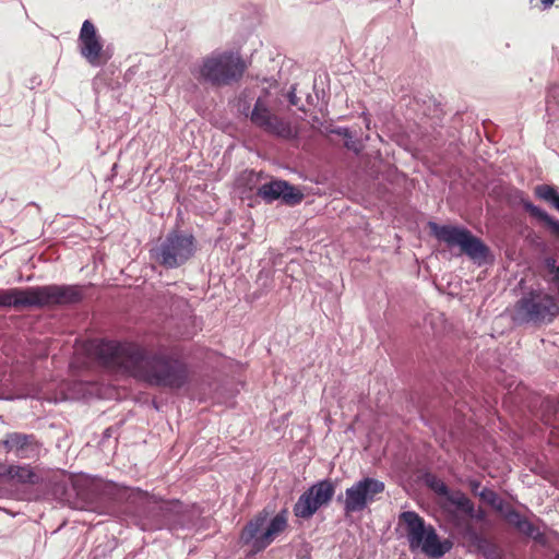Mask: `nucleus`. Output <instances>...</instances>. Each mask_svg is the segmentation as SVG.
I'll return each instance as SVG.
<instances>
[{
    "mask_svg": "<svg viewBox=\"0 0 559 559\" xmlns=\"http://www.w3.org/2000/svg\"><path fill=\"white\" fill-rule=\"evenodd\" d=\"M7 480L15 481L21 485H34L38 481V476L29 465L8 464Z\"/></svg>",
    "mask_w": 559,
    "mask_h": 559,
    "instance_id": "18",
    "label": "nucleus"
},
{
    "mask_svg": "<svg viewBox=\"0 0 559 559\" xmlns=\"http://www.w3.org/2000/svg\"><path fill=\"white\" fill-rule=\"evenodd\" d=\"M298 559H311L309 555L298 556Z\"/></svg>",
    "mask_w": 559,
    "mask_h": 559,
    "instance_id": "34",
    "label": "nucleus"
},
{
    "mask_svg": "<svg viewBox=\"0 0 559 559\" xmlns=\"http://www.w3.org/2000/svg\"><path fill=\"white\" fill-rule=\"evenodd\" d=\"M78 41L81 56L92 67H102L109 60L110 56L105 52L96 27L90 20L83 22Z\"/></svg>",
    "mask_w": 559,
    "mask_h": 559,
    "instance_id": "14",
    "label": "nucleus"
},
{
    "mask_svg": "<svg viewBox=\"0 0 559 559\" xmlns=\"http://www.w3.org/2000/svg\"><path fill=\"white\" fill-rule=\"evenodd\" d=\"M188 522V507L177 499L163 500L152 496L143 514L140 526L143 531L167 530L171 533L182 530Z\"/></svg>",
    "mask_w": 559,
    "mask_h": 559,
    "instance_id": "4",
    "label": "nucleus"
},
{
    "mask_svg": "<svg viewBox=\"0 0 559 559\" xmlns=\"http://www.w3.org/2000/svg\"><path fill=\"white\" fill-rule=\"evenodd\" d=\"M286 527V510L278 512L270 521L269 513L263 510L243 526L239 544L248 547L249 554L257 555L265 550Z\"/></svg>",
    "mask_w": 559,
    "mask_h": 559,
    "instance_id": "5",
    "label": "nucleus"
},
{
    "mask_svg": "<svg viewBox=\"0 0 559 559\" xmlns=\"http://www.w3.org/2000/svg\"><path fill=\"white\" fill-rule=\"evenodd\" d=\"M557 211L559 212V206H558V210H557Z\"/></svg>",
    "mask_w": 559,
    "mask_h": 559,
    "instance_id": "37",
    "label": "nucleus"
},
{
    "mask_svg": "<svg viewBox=\"0 0 559 559\" xmlns=\"http://www.w3.org/2000/svg\"><path fill=\"white\" fill-rule=\"evenodd\" d=\"M287 98L292 106H296V107H298L299 110L305 111L304 106L299 105V98L296 95V87L294 85L290 87L289 92L287 93Z\"/></svg>",
    "mask_w": 559,
    "mask_h": 559,
    "instance_id": "26",
    "label": "nucleus"
},
{
    "mask_svg": "<svg viewBox=\"0 0 559 559\" xmlns=\"http://www.w3.org/2000/svg\"><path fill=\"white\" fill-rule=\"evenodd\" d=\"M246 63L241 56L233 50L213 51L191 69L194 79L202 85L213 87L229 86L238 82Z\"/></svg>",
    "mask_w": 559,
    "mask_h": 559,
    "instance_id": "2",
    "label": "nucleus"
},
{
    "mask_svg": "<svg viewBox=\"0 0 559 559\" xmlns=\"http://www.w3.org/2000/svg\"><path fill=\"white\" fill-rule=\"evenodd\" d=\"M258 195L266 203L282 200L285 204L295 205L302 201L304 194L285 180H272L258 189Z\"/></svg>",
    "mask_w": 559,
    "mask_h": 559,
    "instance_id": "15",
    "label": "nucleus"
},
{
    "mask_svg": "<svg viewBox=\"0 0 559 559\" xmlns=\"http://www.w3.org/2000/svg\"><path fill=\"white\" fill-rule=\"evenodd\" d=\"M515 310L522 321L533 323H551L559 314V306L554 296L535 292L522 297Z\"/></svg>",
    "mask_w": 559,
    "mask_h": 559,
    "instance_id": "9",
    "label": "nucleus"
},
{
    "mask_svg": "<svg viewBox=\"0 0 559 559\" xmlns=\"http://www.w3.org/2000/svg\"><path fill=\"white\" fill-rule=\"evenodd\" d=\"M400 521L406 526V538L412 551L421 550L431 558H441L452 548L449 539L441 540L432 525H427L425 520L415 511H404Z\"/></svg>",
    "mask_w": 559,
    "mask_h": 559,
    "instance_id": "6",
    "label": "nucleus"
},
{
    "mask_svg": "<svg viewBox=\"0 0 559 559\" xmlns=\"http://www.w3.org/2000/svg\"><path fill=\"white\" fill-rule=\"evenodd\" d=\"M333 133L340 135V136H343L345 140L346 139H352L353 135H352V132L349 131L348 128H345V127H338L337 129H334L332 131Z\"/></svg>",
    "mask_w": 559,
    "mask_h": 559,
    "instance_id": "28",
    "label": "nucleus"
},
{
    "mask_svg": "<svg viewBox=\"0 0 559 559\" xmlns=\"http://www.w3.org/2000/svg\"><path fill=\"white\" fill-rule=\"evenodd\" d=\"M8 464L0 461V479H7Z\"/></svg>",
    "mask_w": 559,
    "mask_h": 559,
    "instance_id": "30",
    "label": "nucleus"
},
{
    "mask_svg": "<svg viewBox=\"0 0 559 559\" xmlns=\"http://www.w3.org/2000/svg\"><path fill=\"white\" fill-rule=\"evenodd\" d=\"M428 227L436 239L447 243L449 247H460L462 252L475 262L480 263L489 255V248L465 227L439 225L435 222H429Z\"/></svg>",
    "mask_w": 559,
    "mask_h": 559,
    "instance_id": "8",
    "label": "nucleus"
},
{
    "mask_svg": "<svg viewBox=\"0 0 559 559\" xmlns=\"http://www.w3.org/2000/svg\"><path fill=\"white\" fill-rule=\"evenodd\" d=\"M307 102H308V103H311V102H312V97H311V95H308V96H307Z\"/></svg>",
    "mask_w": 559,
    "mask_h": 559,
    "instance_id": "35",
    "label": "nucleus"
},
{
    "mask_svg": "<svg viewBox=\"0 0 559 559\" xmlns=\"http://www.w3.org/2000/svg\"><path fill=\"white\" fill-rule=\"evenodd\" d=\"M428 487L436 492L438 496L443 497L444 499L452 491L449 489L447 484L437 477H430L427 479Z\"/></svg>",
    "mask_w": 559,
    "mask_h": 559,
    "instance_id": "23",
    "label": "nucleus"
},
{
    "mask_svg": "<svg viewBox=\"0 0 559 559\" xmlns=\"http://www.w3.org/2000/svg\"><path fill=\"white\" fill-rule=\"evenodd\" d=\"M523 207L532 216L544 222L551 230L554 235L559 237V221L550 216L545 210L533 204L531 201H523Z\"/></svg>",
    "mask_w": 559,
    "mask_h": 559,
    "instance_id": "19",
    "label": "nucleus"
},
{
    "mask_svg": "<svg viewBox=\"0 0 559 559\" xmlns=\"http://www.w3.org/2000/svg\"><path fill=\"white\" fill-rule=\"evenodd\" d=\"M502 514V516L504 518V520L511 524L512 526H514L515 528L521 524V522L525 519L524 516L521 515V513L519 511H516L515 509L509 507V508H504L503 509V512H500Z\"/></svg>",
    "mask_w": 559,
    "mask_h": 559,
    "instance_id": "25",
    "label": "nucleus"
},
{
    "mask_svg": "<svg viewBox=\"0 0 559 559\" xmlns=\"http://www.w3.org/2000/svg\"><path fill=\"white\" fill-rule=\"evenodd\" d=\"M544 9L550 8L555 0H540Z\"/></svg>",
    "mask_w": 559,
    "mask_h": 559,
    "instance_id": "32",
    "label": "nucleus"
},
{
    "mask_svg": "<svg viewBox=\"0 0 559 559\" xmlns=\"http://www.w3.org/2000/svg\"><path fill=\"white\" fill-rule=\"evenodd\" d=\"M345 146L349 150L358 151V148L355 145V142L353 141V138L350 140L349 139L345 140Z\"/></svg>",
    "mask_w": 559,
    "mask_h": 559,
    "instance_id": "31",
    "label": "nucleus"
},
{
    "mask_svg": "<svg viewBox=\"0 0 559 559\" xmlns=\"http://www.w3.org/2000/svg\"><path fill=\"white\" fill-rule=\"evenodd\" d=\"M335 493L331 479H322L310 486L297 500L293 511L295 516L310 519L321 507L326 506Z\"/></svg>",
    "mask_w": 559,
    "mask_h": 559,
    "instance_id": "13",
    "label": "nucleus"
},
{
    "mask_svg": "<svg viewBox=\"0 0 559 559\" xmlns=\"http://www.w3.org/2000/svg\"><path fill=\"white\" fill-rule=\"evenodd\" d=\"M384 488L383 481L372 477H362L345 490L344 498L340 495L337 500L343 502L346 515L361 512L377 500V496L382 493Z\"/></svg>",
    "mask_w": 559,
    "mask_h": 559,
    "instance_id": "10",
    "label": "nucleus"
},
{
    "mask_svg": "<svg viewBox=\"0 0 559 559\" xmlns=\"http://www.w3.org/2000/svg\"><path fill=\"white\" fill-rule=\"evenodd\" d=\"M468 485H469L471 491L474 495L478 496V493L480 491V490H478L480 487V483L476 479H472V480H469Z\"/></svg>",
    "mask_w": 559,
    "mask_h": 559,
    "instance_id": "29",
    "label": "nucleus"
},
{
    "mask_svg": "<svg viewBox=\"0 0 559 559\" xmlns=\"http://www.w3.org/2000/svg\"><path fill=\"white\" fill-rule=\"evenodd\" d=\"M546 112L550 118H559V84L551 85L547 91Z\"/></svg>",
    "mask_w": 559,
    "mask_h": 559,
    "instance_id": "20",
    "label": "nucleus"
},
{
    "mask_svg": "<svg viewBox=\"0 0 559 559\" xmlns=\"http://www.w3.org/2000/svg\"><path fill=\"white\" fill-rule=\"evenodd\" d=\"M486 518V512L483 509L476 510L474 508V513L466 514V519L469 520H476L478 522L484 521Z\"/></svg>",
    "mask_w": 559,
    "mask_h": 559,
    "instance_id": "27",
    "label": "nucleus"
},
{
    "mask_svg": "<svg viewBox=\"0 0 559 559\" xmlns=\"http://www.w3.org/2000/svg\"><path fill=\"white\" fill-rule=\"evenodd\" d=\"M33 286L25 288L0 289V308H35Z\"/></svg>",
    "mask_w": 559,
    "mask_h": 559,
    "instance_id": "17",
    "label": "nucleus"
},
{
    "mask_svg": "<svg viewBox=\"0 0 559 559\" xmlns=\"http://www.w3.org/2000/svg\"><path fill=\"white\" fill-rule=\"evenodd\" d=\"M247 110H249V106L243 108V112L249 117L252 124L264 132L285 140L297 138V132L292 124L272 112L264 97H258L251 111L247 112Z\"/></svg>",
    "mask_w": 559,
    "mask_h": 559,
    "instance_id": "11",
    "label": "nucleus"
},
{
    "mask_svg": "<svg viewBox=\"0 0 559 559\" xmlns=\"http://www.w3.org/2000/svg\"><path fill=\"white\" fill-rule=\"evenodd\" d=\"M91 354L106 369L128 374L152 386L181 389L188 383L189 368L181 359L152 352L133 342L96 340Z\"/></svg>",
    "mask_w": 559,
    "mask_h": 559,
    "instance_id": "1",
    "label": "nucleus"
},
{
    "mask_svg": "<svg viewBox=\"0 0 559 559\" xmlns=\"http://www.w3.org/2000/svg\"><path fill=\"white\" fill-rule=\"evenodd\" d=\"M443 510L450 523L459 535L467 539L479 551L485 552L490 542L477 532L475 526L466 519V514L474 513V502L461 490L451 491L445 498Z\"/></svg>",
    "mask_w": 559,
    "mask_h": 559,
    "instance_id": "7",
    "label": "nucleus"
},
{
    "mask_svg": "<svg viewBox=\"0 0 559 559\" xmlns=\"http://www.w3.org/2000/svg\"><path fill=\"white\" fill-rule=\"evenodd\" d=\"M555 559H559V555H557V556L555 557Z\"/></svg>",
    "mask_w": 559,
    "mask_h": 559,
    "instance_id": "36",
    "label": "nucleus"
},
{
    "mask_svg": "<svg viewBox=\"0 0 559 559\" xmlns=\"http://www.w3.org/2000/svg\"><path fill=\"white\" fill-rule=\"evenodd\" d=\"M198 250V241L192 233L176 228L169 230L150 249V258L166 270L185 265Z\"/></svg>",
    "mask_w": 559,
    "mask_h": 559,
    "instance_id": "3",
    "label": "nucleus"
},
{
    "mask_svg": "<svg viewBox=\"0 0 559 559\" xmlns=\"http://www.w3.org/2000/svg\"><path fill=\"white\" fill-rule=\"evenodd\" d=\"M7 452H14L17 459L33 460L39 456L40 445L34 435L21 432L8 433L2 441Z\"/></svg>",
    "mask_w": 559,
    "mask_h": 559,
    "instance_id": "16",
    "label": "nucleus"
},
{
    "mask_svg": "<svg viewBox=\"0 0 559 559\" xmlns=\"http://www.w3.org/2000/svg\"><path fill=\"white\" fill-rule=\"evenodd\" d=\"M535 194L537 198L545 200L547 202L552 201L558 193L555 187L549 185H538L535 188Z\"/></svg>",
    "mask_w": 559,
    "mask_h": 559,
    "instance_id": "24",
    "label": "nucleus"
},
{
    "mask_svg": "<svg viewBox=\"0 0 559 559\" xmlns=\"http://www.w3.org/2000/svg\"><path fill=\"white\" fill-rule=\"evenodd\" d=\"M556 210H558L559 207V194H557V197L549 202Z\"/></svg>",
    "mask_w": 559,
    "mask_h": 559,
    "instance_id": "33",
    "label": "nucleus"
},
{
    "mask_svg": "<svg viewBox=\"0 0 559 559\" xmlns=\"http://www.w3.org/2000/svg\"><path fill=\"white\" fill-rule=\"evenodd\" d=\"M478 497L489 504L491 508H493L497 512H503V509L506 508L504 501L499 497V495L489 488H483Z\"/></svg>",
    "mask_w": 559,
    "mask_h": 559,
    "instance_id": "21",
    "label": "nucleus"
},
{
    "mask_svg": "<svg viewBox=\"0 0 559 559\" xmlns=\"http://www.w3.org/2000/svg\"><path fill=\"white\" fill-rule=\"evenodd\" d=\"M32 293L35 298V308L71 306L81 302L84 298V289L80 285L33 286Z\"/></svg>",
    "mask_w": 559,
    "mask_h": 559,
    "instance_id": "12",
    "label": "nucleus"
},
{
    "mask_svg": "<svg viewBox=\"0 0 559 559\" xmlns=\"http://www.w3.org/2000/svg\"><path fill=\"white\" fill-rule=\"evenodd\" d=\"M516 530L521 534H523V535L534 539L535 542H538V543H544L545 542L544 533H542L539 531V528L537 526H535L526 518L521 522V524L516 527Z\"/></svg>",
    "mask_w": 559,
    "mask_h": 559,
    "instance_id": "22",
    "label": "nucleus"
}]
</instances>
